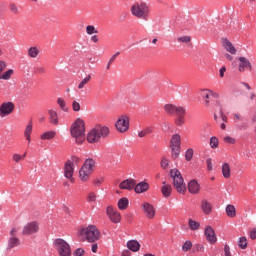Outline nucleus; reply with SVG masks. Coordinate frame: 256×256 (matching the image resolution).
<instances>
[{
    "mask_svg": "<svg viewBox=\"0 0 256 256\" xmlns=\"http://www.w3.org/2000/svg\"><path fill=\"white\" fill-rule=\"evenodd\" d=\"M70 135L75 139L77 145H82L85 142V121L78 118L70 127Z\"/></svg>",
    "mask_w": 256,
    "mask_h": 256,
    "instance_id": "obj_1",
    "label": "nucleus"
},
{
    "mask_svg": "<svg viewBox=\"0 0 256 256\" xmlns=\"http://www.w3.org/2000/svg\"><path fill=\"white\" fill-rule=\"evenodd\" d=\"M130 13L136 19L148 21L149 15L151 13V8L149 7V4L145 2H136L131 6Z\"/></svg>",
    "mask_w": 256,
    "mask_h": 256,
    "instance_id": "obj_2",
    "label": "nucleus"
},
{
    "mask_svg": "<svg viewBox=\"0 0 256 256\" xmlns=\"http://www.w3.org/2000/svg\"><path fill=\"white\" fill-rule=\"evenodd\" d=\"M109 136V128L107 126H96L87 135L88 143H99L102 139Z\"/></svg>",
    "mask_w": 256,
    "mask_h": 256,
    "instance_id": "obj_3",
    "label": "nucleus"
},
{
    "mask_svg": "<svg viewBox=\"0 0 256 256\" xmlns=\"http://www.w3.org/2000/svg\"><path fill=\"white\" fill-rule=\"evenodd\" d=\"M170 177L173 179V185L177 193L185 194L187 191V186L185 185V180L181 175V172L177 169L170 170Z\"/></svg>",
    "mask_w": 256,
    "mask_h": 256,
    "instance_id": "obj_4",
    "label": "nucleus"
},
{
    "mask_svg": "<svg viewBox=\"0 0 256 256\" xmlns=\"http://www.w3.org/2000/svg\"><path fill=\"white\" fill-rule=\"evenodd\" d=\"M93 171H95V160H93V158H88L85 160L79 171L81 181H89V177L93 175Z\"/></svg>",
    "mask_w": 256,
    "mask_h": 256,
    "instance_id": "obj_5",
    "label": "nucleus"
},
{
    "mask_svg": "<svg viewBox=\"0 0 256 256\" xmlns=\"http://www.w3.org/2000/svg\"><path fill=\"white\" fill-rule=\"evenodd\" d=\"M82 237L86 238L88 243H95V241H99L101 238V232L97 229V226L90 225L81 230Z\"/></svg>",
    "mask_w": 256,
    "mask_h": 256,
    "instance_id": "obj_6",
    "label": "nucleus"
},
{
    "mask_svg": "<svg viewBox=\"0 0 256 256\" xmlns=\"http://www.w3.org/2000/svg\"><path fill=\"white\" fill-rule=\"evenodd\" d=\"M53 245L60 256H71V246L67 241L57 238L54 240Z\"/></svg>",
    "mask_w": 256,
    "mask_h": 256,
    "instance_id": "obj_7",
    "label": "nucleus"
},
{
    "mask_svg": "<svg viewBox=\"0 0 256 256\" xmlns=\"http://www.w3.org/2000/svg\"><path fill=\"white\" fill-rule=\"evenodd\" d=\"M170 149L172 152V158L177 159L181 154V135L174 134L170 139Z\"/></svg>",
    "mask_w": 256,
    "mask_h": 256,
    "instance_id": "obj_8",
    "label": "nucleus"
},
{
    "mask_svg": "<svg viewBox=\"0 0 256 256\" xmlns=\"http://www.w3.org/2000/svg\"><path fill=\"white\" fill-rule=\"evenodd\" d=\"M19 234V229L14 227L10 230V236L8 238L7 250L11 251V249H15V247H19L21 245V240L17 235Z\"/></svg>",
    "mask_w": 256,
    "mask_h": 256,
    "instance_id": "obj_9",
    "label": "nucleus"
},
{
    "mask_svg": "<svg viewBox=\"0 0 256 256\" xmlns=\"http://www.w3.org/2000/svg\"><path fill=\"white\" fill-rule=\"evenodd\" d=\"M115 127L119 133H127L129 131V116L121 115L116 121Z\"/></svg>",
    "mask_w": 256,
    "mask_h": 256,
    "instance_id": "obj_10",
    "label": "nucleus"
},
{
    "mask_svg": "<svg viewBox=\"0 0 256 256\" xmlns=\"http://www.w3.org/2000/svg\"><path fill=\"white\" fill-rule=\"evenodd\" d=\"M185 113L186 110L183 106L176 107V112H174V115H176L175 125H177L178 127H182V125H185Z\"/></svg>",
    "mask_w": 256,
    "mask_h": 256,
    "instance_id": "obj_11",
    "label": "nucleus"
},
{
    "mask_svg": "<svg viewBox=\"0 0 256 256\" xmlns=\"http://www.w3.org/2000/svg\"><path fill=\"white\" fill-rule=\"evenodd\" d=\"M15 111V104L13 102H4L0 105V117H7Z\"/></svg>",
    "mask_w": 256,
    "mask_h": 256,
    "instance_id": "obj_12",
    "label": "nucleus"
},
{
    "mask_svg": "<svg viewBox=\"0 0 256 256\" xmlns=\"http://www.w3.org/2000/svg\"><path fill=\"white\" fill-rule=\"evenodd\" d=\"M39 232V223L38 222H30L26 224L23 228V235H33Z\"/></svg>",
    "mask_w": 256,
    "mask_h": 256,
    "instance_id": "obj_13",
    "label": "nucleus"
},
{
    "mask_svg": "<svg viewBox=\"0 0 256 256\" xmlns=\"http://www.w3.org/2000/svg\"><path fill=\"white\" fill-rule=\"evenodd\" d=\"M106 213L112 221V223H120L121 222V213H119L117 210H114L112 206H108L106 209Z\"/></svg>",
    "mask_w": 256,
    "mask_h": 256,
    "instance_id": "obj_14",
    "label": "nucleus"
},
{
    "mask_svg": "<svg viewBox=\"0 0 256 256\" xmlns=\"http://www.w3.org/2000/svg\"><path fill=\"white\" fill-rule=\"evenodd\" d=\"M73 173H75V168L72 161H68L65 164L64 175L66 179H69L71 183H74L75 178H73Z\"/></svg>",
    "mask_w": 256,
    "mask_h": 256,
    "instance_id": "obj_15",
    "label": "nucleus"
},
{
    "mask_svg": "<svg viewBox=\"0 0 256 256\" xmlns=\"http://www.w3.org/2000/svg\"><path fill=\"white\" fill-rule=\"evenodd\" d=\"M239 66H238V71H240V73H245V71H252V66H251V62H249L247 60V58L245 57H240L239 58Z\"/></svg>",
    "mask_w": 256,
    "mask_h": 256,
    "instance_id": "obj_16",
    "label": "nucleus"
},
{
    "mask_svg": "<svg viewBox=\"0 0 256 256\" xmlns=\"http://www.w3.org/2000/svg\"><path fill=\"white\" fill-rule=\"evenodd\" d=\"M205 236L207 241H209V243H211V245H215V243H217V236L215 235V230H213V228L211 226H207L205 228Z\"/></svg>",
    "mask_w": 256,
    "mask_h": 256,
    "instance_id": "obj_17",
    "label": "nucleus"
},
{
    "mask_svg": "<svg viewBox=\"0 0 256 256\" xmlns=\"http://www.w3.org/2000/svg\"><path fill=\"white\" fill-rule=\"evenodd\" d=\"M136 185H137V181L130 178V179L123 180L119 184V188L120 189H126L127 191H131V190L135 189Z\"/></svg>",
    "mask_w": 256,
    "mask_h": 256,
    "instance_id": "obj_18",
    "label": "nucleus"
},
{
    "mask_svg": "<svg viewBox=\"0 0 256 256\" xmlns=\"http://www.w3.org/2000/svg\"><path fill=\"white\" fill-rule=\"evenodd\" d=\"M222 47H224V49L228 51V53H231V55L237 54V49L235 48V46H233V43H231V41H229V39L227 38L222 39Z\"/></svg>",
    "mask_w": 256,
    "mask_h": 256,
    "instance_id": "obj_19",
    "label": "nucleus"
},
{
    "mask_svg": "<svg viewBox=\"0 0 256 256\" xmlns=\"http://www.w3.org/2000/svg\"><path fill=\"white\" fill-rule=\"evenodd\" d=\"M143 210L148 219H153L155 217V207L149 203L143 204Z\"/></svg>",
    "mask_w": 256,
    "mask_h": 256,
    "instance_id": "obj_20",
    "label": "nucleus"
},
{
    "mask_svg": "<svg viewBox=\"0 0 256 256\" xmlns=\"http://www.w3.org/2000/svg\"><path fill=\"white\" fill-rule=\"evenodd\" d=\"M48 115H49V123L51 125H59V114L57 113V111L50 109L48 110Z\"/></svg>",
    "mask_w": 256,
    "mask_h": 256,
    "instance_id": "obj_21",
    "label": "nucleus"
},
{
    "mask_svg": "<svg viewBox=\"0 0 256 256\" xmlns=\"http://www.w3.org/2000/svg\"><path fill=\"white\" fill-rule=\"evenodd\" d=\"M200 190H201V186H199V183L197 182V180H192L188 183V191L192 195H197V193H199Z\"/></svg>",
    "mask_w": 256,
    "mask_h": 256,
    "instance_id": "obj_22",
    "label": "nucleus"
},
{
    "mask_svg": "<svg viewBox=\"0 0 256 256\" xmlns=\"http://www.w3.org/2000/svg\"><path fill=\"white\" fill-rule=\"evenodd\" d=\"M162 187H161V193L163 195V197H165L166 199L171 197V193L173 192V188L171 187L170 184H167V182H162Z\"/></svg>",
    "mask_w": 256,
    "mask_h": 256,
    "instance_id": "obj_23",
    "label": "nucleus"
},
{
    "mask_svg": "<svg viewBox=\"0 0 256 256\" xmlns=\"http://www.w3.org/2000/svg\"><path fill=\"white\" fill-rule=\"evenodd\" d=\"M57 137V132L55 130L46 131L41 134V141H51V139H55Z\"/></svg>",
    "mask_w": 256,
    "mask_h": 256,
    "instance_id": "obj_24",
    "label": "nucleus"
},
{
    "mask_svg": "<svg viewBox=\"0 0 256 256\" xmlns=\"http://www.w3.org/2000/svg\"><path fill=\"white\" fill-rule=\"evenodd\" d=\"M135 193H145V191H149V183L147 182H140L134 187Z\"/></svg>",
    "mask_w": 256,
    "mask_h": 256,
    "instance_id": "obj_25",
    "label": "nucleus"
},
{
    "mask_svg": "<svg viewBox=\"0 0 256 256\" xmlns=\"http://www.w3.org/2000/svg\"><path fill=\"white\" fill-rule=\"evenodd\" d=\"M201 209L205 215H210L211 211H213V205L208 200H202Z\"/></svg>",
    "mask_w": 256,
    "mask_h": 256,
    "instance_id": "obj_26",
    "label": "nucleus"
},
{
    "mask_svg": "<svg viewBox=\"0 0 256 256\" xmlns=\"http://www.w3.org/2000/svg\"><path fill=\"white\" fill-rule=\"evenodd\" d=\"M39 53H41L39 48L37 46H32L28 49L27 55L30 59H37L39 57Z\"/></svg>",
    "mask_w": 256,
    "mask_h": 256,
    "instance_id": "obj_27",
    "label": "nucleus"
},
{
    "mask_svg": "<svg viewBox=\"0 0 256 256\" xmlns=\"http://www.w3.org/2000/svg\"><path fill=\"white\" fill-rule=\"evenodd\" d=\"M226 215L227 217H230L231 219H233L234 217H237V210L235 209V206L233 204H228L226 206Z\"/></svg>",
    "mask_w": 256,
    "mask_h": 256,
    "instance_id": "obj_28",
    "label": "nucleus"
},
{
    "mask_svg": "<svg viewBox=\"0 0 256 256\" xmlns=\"http://www.w3.org/2000/svg\"><path fill=\"white\" fill-rule=\"evenodd\" d=\"M127 247L130 251L136 253L137 251H139V249H141V244H139L137 240H131L127 243Z\"/></svg>",
    "mask_w": 256,
    "mask_h": 256,
    "instance_id": "obj_29",
    "label": "nucleus"
},
{
    "mask_svg": "<svg viewBox=\"0 0 256 256\" xmlns=\"http://www.w3.org/2000/svg\"><path fill=\"white\" fill-rule=\"evenodd\" d=\"M31 133H33V123L27 124L25 130H24V137L28 141V143H31Z\"/></svg>",
    "mask_w": 256,
    "mask_h": 256,
    "instance_id": "obj_30",
    "label": "nucleus"
},
{
    "mask_svg": "<svg viewBox=\"0 0 256 256\" xmlns=\"http://www.w3.org/2000/svg\"><path fill=\"white\" fill-rule=\"evenodd\" d=\"M222 175L225 179H229L231 177V166L228 163H224L222 165Z\"/></svg>",
    "mask_w": 256,
    "mask_h": 256,
    "instance_id": "obj_31",
    "label": "nucleus"
},
{
    "mask_svg": "<svg viewBox=\"0 0 256 256\" xmlns=\"http://www.w3.org/2000/svg\"><path fill=\"white\" fill-rule=\"evenodd\" d=\"M129 207V199L127 198H122L118 201V209L121 211L127 209Z\"/></svg>",
    "mask_w": 256,
    "mask_h": 256,
    "instance_id": "obj_32",
    "label": "nucleus"
},
{
    "mask_svg": "<svg viewBox=\"0 0 256 256\" xmlns=\"http://www.w3.org/2000/svg\"><path fill=\"white\" fill-rule=\"evenodd\" d=\"M188 227L191 229V231H198V229L201 227V224L193 219H189Z\"/></svg>",
    "mask_w": 256,
    "mask_h": 256,
    "instance_id": "obj_33",
    "label": "nucleus"
},
{
    "mask_svg": "<svg viewBox=\"0 0 256 256\" xmlns=\"http://www.w3.org/2000/svg\"><path fill=\"white\" fill-rule=\"evenodd\" d=\"M57 105H59L60 109H62L65 113L69 111V107H67V102L61 97L57 99Z\"/></svg>",
    "mask_w": 256,
    "mask_h": 256,
    "instance_id": "obj_34",
    "label": "nucleus"
},
{
    "mask_svg": "<svg viewBox=\"0 0 256 256\" xmlns=\"http://www.w3.org/2000/svg\"><path fill=\"white\" fill-rule=\"evenodd\" d=\"M177 110V106L172 104L165 105V111L168 115H175V112Z\"/></svg>",
    "mask_w": 256,
    "mask_h": 256,
    "instance_id": "obj_35",
    "label": "nucleus"
},
{
    "mask_svg": "<svg viewBox=\"0 0 256 256\" xmlns=\"http://www.w3.org/2000/svg\"><path fill=\"white\" fill-rule=\"evenodd\" d=\"M87 203H95L97 201V193L89 192L86 197Z\"/></svg>",
    "mask_w": 256,
    "mask_h": 256,
    "instance_id": "obj_36",
    "label": "nucleus"
},
{
    "mask_svg": "<svg viewBox=\"0 0 256 256\" xmlns=\"http://www.w3.org/2000/svg\"><path fill=\"white\" fill-rule=\"evenodd\" d=\"M86 33L87 35H97V33H99V30H97V28H95V26L93 25H88L86 26Z\"/></svg>",
    "mask_w": 256,
    "mask_h": 256,
    "instance_id": "obj_37",
    "label": "nucleus"
},
{
    "mask_svg": "<svg viewBox=\"0 0 256 256\" xmlns=\"http://www.w3.org/2000/svg\"><path fill=\"white\" fill-rule=\"evenodd\" d=\"M202 97L205 100L206 107H209V99L211 97L210 90H203Z\"/></svg>",
    "mask_w": 256,
    "mask_h": 256,
    "instance_id": "obj_38",
    "label": "nucleus"
},
{
    "mask_svg": "<svg viewBox=\"0 0 256 256\" xmlns=\"http://www.w3.org/2000/svg\"><path fill=\"white\" fill-rule=\"evenodd\" d=\"M91 81V75H88L85 77L79 84H78V89H84L87 83Z\"/></svg>",
    "mask_w": 256,
    "mask_h": 256,
    "instance_id": "obj_39",
    "label": "nucleus"
},
{
    "mask_svg": "<svg viewBox=\"0 0 256 256\" xmlns=\"http://www.w3.org/2000/svg\"><path fill=\"white\" fill-rule=\"evenodd\" d=\"M13 76V69H10L2 74L0 79H4V81H9L11 77Z\"/></svg>",
    "mask_w": 256,
    "mask_h": 256,
    "instance_id": "obj_40",
    "label": "nucleus"
},
{
    "mask_svg": "<svg viewBox=\"0 0 256 256\" xmlns=\"http://www.w3.org/2000/svg\"><path fill=\"white\" fill-rule=\"evenodd\" d=\"M150 133H152L151 128H145L144 130L138 132V137L143 139V137H147V135H150Z\"/></svg>",
    "mask_w": 256,
    "mask_h": 256,
    "instance_id": "obj_41",
    "label": "nucleus"
},
{
    "mask_svg": "<svg viewBox=\"0 0 256 256\" xmlns=\"http://www.w3.org/2000/svg\"><path fill=\"white\" fill-rule=\"evenodd\" d=\"M210 147L211 149H217L219 147V139L217 137L210 138Z\"/></svg>",
    "mask_w": 256,
    "mask_h": 256,
    "instance_id": "obj_42",
    "label": "nucleus"
},
{
    "mask_svg": "<svg viewBox=\"0 0 256 256\" xmlns=\"http://www.w3.org/2000/svg\"><path fill=\"white\" fill-rule=\"evenodd\" d=\"M46 70L43 66L34 67V75H45Z\"/></svg>",
    "mask_w": 256,
    "mask_h": 256,
    "instance_id": "obj_43",
    "label": "nucleus"
},
{
    "mask_svg": "<svg viewBox=\"0 0 256 256\" xmlns=\"http://www.w3.org/2000/svg\"><path fill=\"white\" fill-rule=\"evenodd\" d=\"M9 9H10L11 13H13V15H19V7H17V4L10 3Z\"/></svg>",
    "mask_w": 256,
    "mask_h": 256,
    "instance_id": "obj_44",
    "label": "nucleus"
},
{
    "mask_svg": "<svg viewBox=\"0 0 256 256\" xmlns=\"http://www.w3.org/2000/svg\"><path fill=\"white\" fill-rule=\"evenodd\" d=\"M24 159L25 156H21L20 154L15 153L12 155V161H14V163H21Z\"/></svg>",
    "mask_w": 256,
    "mask_h": 256,
    "instance_id": "obj_45",
    "label": "nucleus"
},
{
    "mask_svg": "<svg viewBox=\"0 0 256 256\" xmlns=\"http://www.w3.org/2000/svg\"><path fill=\"white\" fill-rule=\"evenodd\" d=\"M72 109L73 111H75L76 113H79V111H81V104L79 103V100H74L72 102Z\"/></svg>",
    "mask_w": 256,
    "mask_h": 256,
    "instance_id": "obj_46",
    "label": "nucleus"
},
{
    "mask_svg": "<svg viewBox=\"0 0 256 256\" xmlns=\"http://www.w3.org/2000/svg\"><path fill=\"white\" fill-rule=\"evenodd\" d=\"M240 249H247V238L241 237L238 242Z\"/></svg>",
    "mask_w": 256,
    "mask_h": 256,
    "instance_id": "obj_47",
    "label": "nucleus"
},
{
    "mask_svg": "<svg viewBox=\"0 0 256 256\" xmlns=\"http://www.w3.org/2000/svg\"><path fill=\"white\" fill-rule=\"evenodd\" d=\"M178 43H190L191 38L189 36H181L177 38Z\"/></svg>",
    "mask_w": 256,
    "mask_h": 256,
    "instance_id": "obj_48",
    "label": "nucleus"
},
{
    "mask_svg": "<svg viewBox=\"0 0 256 256\" xmlns=\"http://www.w3.org/2000/svg\"><path fill=\"white\" fill-rule=\"evenodd\" d=\"M193 247V243H191V241H186L183 246H182V250L187 252L189 251L191 248Z\"/></svg>",
    "mask_w": 256,
    "mask_h": 256,
    "instance_id": "obj_49",
    "label": "nucleus"
},
{
    "mask_svg": "<svg viewBox=\"0 0 256 256\" xmlns=\"http://www.w3.org/2000/svg\"><path fill=\"white\" fill-rule=\"evenodd\" d=\"M162 169H169V159L163 157L161 160Z\"/></svg>",
    "mask_w": 256,
    "mask_h": 256,
    "instance_id": "obj_50",
    "label": "nucleus"
},
{
    "mask_svg": "<svg viewBox=\"0 0 256 256\" xmlns=\"http://www.w3.org/2000/svg\"><path fill=\"white\" fill-rule=\"evenodd\" d=\"M186 161H191L193 159V149H188L185 154Z\"/></svg>",
    "mask_w": 256,
    "mask_h": 256,
    "instance_id": "obj_51",
    "label": "nucleus"
},
{
    "mask_svg": "<svg viewBox=\"0 0 256 256\" xmlns=\"http://www.w3.org/2000/svg\"><path fill=\"white\" fill-rule=\"evenodd\" d=\"M224 142L229 143V145L235 144V140H234V138H231V136L224 137Z\"/></svg>",
    "mask_w": 256,
    "mask_h": 256,
    "instance_id": "obj_52",
    "label": "nucleus"
},
{
    "mask_svg": "<svg viewBox=\"0 0 256 256\" xmlns=\"http://www.w3.org/2000/svg\"><path fill=\"white\" fill-rule=\"evenodd\" d=\"M206 164H207L208 171H213V162H212L211 158H208L206 160Z\"/></svg>",
    "mask_w": 256,
    "mask_h": 256,
    "instance_id": "obj_53",
    "label": "nucleus"
},
{
    "mask_svg": "<svg viewBox=\"0 0 256 256\" xmlns=\"http://www.w3.org/2000/svg\"><path fill=\"white\" fill-rule=\"evenodd\" d=\"M7 68V64L4 61H0V78L2 76L3 71Z\"/></svg>",
    "mask_w": 256,
    "mask_h": 256,
    "instance_id": "obj_54",
    "label": "nucleus"
},
{
    "mask_svg": "<svg viewBox=\"0 0 256 256\" xmlns=\"http://www.w3.org/2000/svg\"><path fill=\"white\" fill-rule=\"evenodd\" d=\"M85 255V250L78 248L76 249V251L74 252V256H82Z\"/></svg>",
    "mask_w": 256,
    "mask_h": 256,
    "instance_id": "obj_55",
    "label": "nucleus"
},
{
    "mask_svg": "<svg viewBox=\"0 0 256 256\" xmlns=\"http://www.w3.org/2000/svg\"><path fill=\"white\" fill-rule=\"evenodd\" d=\"M226 71H227V68L225 66L220 68L219 75H220L221 79H223L225 77Z\"/></svg>",
    "mask_w": 256,
    "mask_h": 256,
    "instance_id": "obj_56",
    "label": "nucleus"
},
{
    "mask_svg": "<svg viewBox=\"0 0 256 256\" xmlns=\"http://www.w3.org/2000/svg\"><path fill=\"white\" fill-rule=\"evenodd\" d=\"M237 129L239 131H245L247 129V124H245V123L237 124Z\"/></svg>",
    "mask_w": 256,
    "mask_h": 256,
    "instance_id": "obj_57",
    "label": "nucleus"
},
{
    "mask_svg": "<svg viewBox=\"0 0 256 256\" xmlns=\"http://www.w3.org/2000/svg\"><path fill=\"white\" fill-rule=\"evenodd\" d=\"M119 55H121V52H116L114 55H112L111 58L109 59V63H113L115 59L119 57Z\"/></svg>",
    "mask_w": 256,
    "mask_h": 256,
    "instance_id": "obj_58",
    "label": "nucleus"
},
{
    "mask_svg": "<svg viewBox=\"0 0 256 256\" xmlns=\"http://www.w3.org/2000/svg\"><path fill=\"white\" fill-rule=\"evenodd\" d=\"M220 118H221V121H223V123H227V115H225L223 111H220Z\"/></svg>",
    "mask_w": 256,
    "mask_h": 256,
    "instance_id": "obj_59",
    "label": "nucleus"
},
{
    "mask_svg": "<svg viewBox=\"0 0 256 256\" xmlns=\"http://www.w3.org/2000/svg\"><path fill=\"white\" fill-rule=\"evenodd\" d=\"M225 256H231V250L228 245L224 247Z\"/></svg>",
    "mask_w": 256,
    "mask_h": 256,
    "instance_id": "obj_60",
    "label": "nucleus"
},
{
    "mask_svg": "<svg viewBox=\"0 0 256 256\" xmlns=\"http://www.w3.org/2000/svg\"><path fill=\"white\" fill-rule=\"evenodd\" d=\"M210 97H214V99H219V93L210 90Z\"/></svg>",
    "mask_w": 256,
    "mask_h": 256,
    "instance_id": "obj_61",
    "label": "nucleus"
},
{
    "mask_svg": "<svg viewBox=\"0 0 256 256\" xmlns=\"http://www.w3.org/2000/svg\"><path fill=\"white\" fill-rule=\"evenodd\" d=\"M92 43H99V37L97 35L91 36Z\"/></svg>",
    "mask_w": 256,
    "mask_h": 256,
    "instance_id": "obj_62",
    "label": "nucleus"
},
{
    "mask_svg": "<svg viewBox=\"0 0 256 256\" xmlns=\"http://www.w3.org/2000/svg\"><path fill=\"white\" fill-rule=\"evenodd\" d=\"M97 249H99V246L97 244H92V247H91L92 253H97Z\"/></svg>",
    "mask_w": 256,
    "mask_h": 256,
    "instance_id": "obj_63",
    "label": "nucleus"
},
{
    "mask_svg": "<svg viewBox=\"0 0 256 256\" xmlns=\"http://www.w3.org/2000/svg\"><path fill=\"white\" fill-rule=\"evenodd\" d=\"M250 237H251L252 239H256V230H252V231L250 232Z\"/></svg>",
    "mask_w": 256,
    "mask_h": 256,
    "instance_id": "obj_64",
    "label": "nucleus"
}]
</instances>
